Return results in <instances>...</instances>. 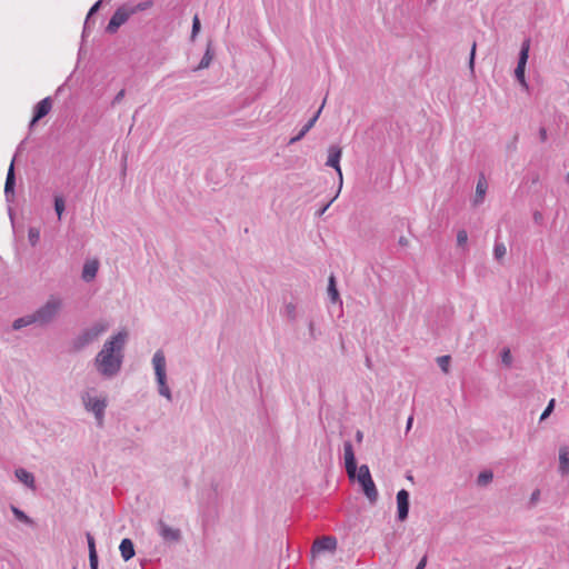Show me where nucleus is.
Here are the masks:
<instances>
[{
	"mask_svg": "<svg viewBox=\"0 0 569 569\" xmlns=\"http://www.w3.org/2000/svg\"><path fill=\"white\" fill-rule=\"evenodd\" d=\"M128 338V331L120 330L103 342L93 359V367L102 378L112 379L121 371Z\"/></svg>",
	"mask_w": 569,
	"mask_h": 569,
	"instance_id": "obj_1",
	"label": "nucleus"
},
{
	"mask_svg": "<svg viewBox=\"0 0 569 569\" xmlns=\"http://www.w3.org/2000/svg\"><path fill=\"white\" fill-rule=\"evenodd\" d=\"M468 243V233L465 229H461L457 233V246L462 248V250H467Z\"/></svg>",
	"mask_w": 569,
	"mask_h": 569,
	"instance_id": "obj_28",
	"label": "nucleus"
},
{
	"mask_svg": "<svg viewBox=\"0 0 569 569\" xmlns=\"http://www.w3.org/2000/svg\"><path fill=\"white\" fill-rule=\"evenodd\" d=\"M52 108V101L50 97L42 99L34 107V116L30 122L32 127L36 122H38L41 118L46 117Z\"/></svg>",
	"mask_w": 569,
	"mask_h": 569,
	"instance_id": "obj_14",
	"label": "nucleus"
},
{
	"mask_svg": "<svg viewBox=\"0 0 569 569\" xmlns=\"http://www.w3.org/2000/svg\"><path fill=\"white\" fill-rule=\"evenodd\" d=\"M427 565V557H422L421 560L418 562L416 569H425Z\"/></svg>",
	"mask_w": 569,
	"mask_h": 569,
	"instance_id": "obj_43",
	"label": "nucleus"
},
{
	"mask_svg": "<svg viewBox=\"0 0 569 569\" xmlns=\"http://www.w3.org/2000/svg\"><path fill=\"white\" fill-rule=\"evenodd\" d=\"M109 329V323L104 320L93 322L88 328L83 329L76 339V346L83 348L97 341Z\"/></svg>",
	"mask_w": 569,
	"mask_h": 569,
	"instance_id": "obj_6",
	"label": "nucleus"
},
{
	"mask_svg": "<svg viewBox=\"0 0 569 569\" xmlns=\"http://www.w3.org/2000/svg\"><path fill=\"white\" fill-rule=\"evenodd\" d=\"M14 184H16L14 166H13V161H12L9 167L6 183H4V194L8 200L10 198H13V196H14Z\"/></svg>",
	"mask_w": 569,
	"mask_h": 569,
	"instance_id": "obj_19",
	"label": "nucleus"
},
{
	"mask_svg": "<svg viewBox=\"0 0 569 569\" xmlns=\"http://www.w3.org/2000/svg\"><path fill=\"white\" fill-rule=\"evenodd\" d=\"M156 530H157L159 537L166 543H178L182 538V533L179 528H173V527L169 526L162 519H159L157 521Z\"/></svg>",
	"mask_w": 569,
	"mask_h": 569,
	"instance_id": "obj_8",
	"label": "nucleus"
},
{
	"mask_svg": "<svg viewBox=\"0 0 569 569\" xmlns=\"http://www.w3.org/2000/svg\"><path fill=\"white\" fill-rule=\"evenodd\" d=\"M343 458H345V467L347 475L350 480H353L357 471L356 457L352 448V443L350 441H346L343 443Z\"/></svg>",
	"mask_w": 569,
	"mask_h": 569,
	"instance_id": "obj_11",
	"label": "nucleus"
},
{
	"mask_svg": "<svg viewBox=\"0 0 569 569\" xmlns=\"http://www.w3.org/2000/svg\"><path fill=\"white\" fill-rule=\"evenodd\" d=\"M62 308L63 299L57 295H51L32 315L37 325L48 326L59 317Z\"/></svg>",
	"mask_w": 569,
	"mask_h": 569,
	"instance_id": "obj_2",
	"label": "nucleus"
},
{
	"mask_svg": "<svg viewBox=\"0 0 569 569\" xmlns=\"http://www.w3.org/2000/svg\"><path fill=\"white\" fill-rule=\"evenodd\" d=\"M538 495H539V492H538V491L533 492V493H532V496H531V499H532V500L537 499Z\"/></svg>",
	"mask_w": 569,
	"mask_h": 569,
	"instance_id": "obj_48",
	"label": "nucleus"
},
{
	"mask_svg": "<svg viewBox=\"0 0 569 569\" xmlns=\"http://www.w3.org/2000/svg\"><path fill=\"white\" fill-rule=\"evenodd\" d=\"M11 511L19 521H21L26 525H29V526L33 525V520L29 516H27L22 510H20L18 507L11 506Z\"/></svg>",
	"mask_w": 569,
	"mask_h": 569,
	"instance_id": "obj_25",
	"label": "nucleus"
},
{
	"mask_svg": "<svg viewBox=\"0 0 569 569\" xmlns=\"http://www.w3.org/2000/svg\"><path fill=\"white\" fill-rule=\"evenodd\" d=\"M437 362H438V366L440 367V369H441L445 373H448V372H449V367H450V356H441V357H438V358H437Z\"/></svg>",
	"mask_w": 569,
	"mask_h": 569,
	"instance_id": "obj_33",
	"label": "nucleus"
},
{
	"mask_svg": "<svg viewBox=\"0 0 569 569\" xmlns=\"http://www.w3.org/2000/svg\"><path fill=\"white\" fill-rule=\"evenodd\" d=\"M342 156V149L339 146L331 144L328 148V158L326 161V166L333 168L339 177V190L342 187V171L340 168V159Z\"/></svg>",
	"mask_w": 569,
	"mask_h": 569,
	"instance_id": "obj_9",
	"label": "nucleus"
},
{
	"mask_svg": "<svg viewBox=\"0 0 569 569\" xmlns=\"http://www.w3.org/2000/svg\"><path fill=\"white\" fill-rule=\"evenodd\" d=\"M90 568L91 569H98V562H96L94 567L92 566V563H90Z\"/></svg>",
	"mask_w": 569,
	"mask_h": 569,
	"instance_id": "obj_49",
	"label": "nucleus"
},
{
	"mask_svg": "<svg viewBox=\"0 0 569 569\" xmlns=\"http://www.w3.org/2000/svg\"><path fill=\"white\" fill-rule=\"evenodd\" d=\"M529 51H530V39H526L521 43L520 52H519V59L518 63L515 70V77L519 81V83L525 88L528 89V83L526 81L525 72H526V64L529 58Z\"/></svg>",
	"mask_w": 569,
	"mask_h": 569,
	"instance_id": "obj_7",
	"label": "nucleus"
},
{
	"mask_svg": "<svg viewBox=\"0 0 569 569\" xmlns=\"http://www.w3.org/2000/svg\"><path fill=\"white\" fill-rule=\"evenodd\" d=\"M558 461V472L562 477L569 476V446L563 445L559 447Z\"/></svg>",
	"mask_w": 569,
	"mask_h": 569,
	"instance_id": "obj_16",
	"label": "nucleus"
},
{
	"mask_svg": "<svg viewBox=\"0 0 569 569\" xmlns=\"http://www.w3.org/2000/svg\"><path fill=\"white\" fill-rule=\"evenodd\" d=\"M540 217H541V214H540V213H536V214H535V219H536V220H538Z\"/></svg>",
	"mask_w": 569,
	"mask_h": 569,
	"instance_id": "obj_50",
	"label": "nucleus"
},
{
	"mask_svg": "<svg viewBox=\"0 0 569 569\" xmlns=\"http://www.w3.org/2000/svg\"><path fill=\"white\" fill-rule=\"evenodd\" d=\"M398 519L405 521L409 513V492L401 489L397 493Z\"/></svg>",
	"mask_w": 569,
	"mask_h": 569,
	"instance_id": "obj_13",
	"label": "nucleus"
},
{
	"mask_svg": "<svg viewBox=\"0 0 569 569\" xmlns=\"http://www.w3.org/2000/svg\"><path fill=\"white\" fill-rule=\"evenodd\" d=\"M212 59H213V53L211 50V44L209 43L200 63L198 64L196 70L207 69L210 66Z\"/></svg>",
	"mask_w": 569,
	"mask_h": 569,
	"instance_id": "obj_24",
	"label": "nucleus"
},
{
	"mask_svg": "<svg viewBox=\"0 0 569 569\" xmlns=\"http://www.w3.org/2000/svg\"><path fill=\"white\" fill-rule=\"evenodd\" d=\"M151 362L154 370L159 395L166 398L168 401H171L172 393L167 381V361L164 352L161 349L157 350L153 353Z\"/></svg>",
	"mask_w": 569,
	"mask_h": 569,
	"instance_id": "obj_4",
	"label": "nucleus"
},
{
	"mask_svg": "<svg viewBox=\"0 0 569 569\" xmlns=\"http://www.w3.org/2000/svg\"><path fill=\"white\" fill-rule=\"evenodd\" d=\"M539 137L542 142L547 140V130L545 128H540L539 130Z\"/></svg>",
	"mask_w": 569,
	"mask_h": 569,
	"instance_id": "obj_44",
	"label": "nucleus"
},
{
	"mask_svg": "<svg viewBox=\"0 0 569 569\" xmlns=\"http://www.w3.org/2000/svg\"><path fill=\"white\" fill-rule=\"evenodd\" d=\"M501 362L510 368L512 366V362H513V358H512V355H511V351L509 348H503L502 351H501Z\"/></svg>",
	"mask_w": 569,
	"mask_h": 569,
	"instance_id": "obj_32",
	"label": "nucleus"
},
{
	"mask_svg": "<svg viewBox=\"0 0 569 569\" xmlns=\"http://www.w3.org/2000/svg\"><path fill=\"white\" fill-rule=\"evenodd\" d=\"M124 97V90H120L114 97L112 104L119 103Z\"/></svg>",
	"mask_w": 569,
	"mask_h": 569,
	"instance_id": "obj_41",
	"label": "nucleus"
},
{
	"mask_svg": "<svg viewBox=\"0 0 569 569\" xmlns=\"http://www.w3.org/2000/svg\"><path fill=\"white\" fill-rule=\"evenodd\" d=\"M81 402L88 412L93 413L98 426H102L104 419V411L108 406L107 396H97L94 389L90 388L81 393Z\"/></svg>",
	"mask_w": 569,
	"mask_h": 569,
	"instance_id": "obj_3",
	"label": "nucleus"
},
{
	"mask_svg": "<svg viewBox=\"0 0 569 569\" xmlns=\"http://www.w3.org/2000/svg\"><path fill=\"white\" fill-rule=\"evenodd\" d=\"M493 479V475L491 471H482L477 477V483L479 486H487L489 485Z\"/></svg>",
	"mask_w": 569,
	"mask_h": 569,
	"instance_id": "obj_27",
	"label": "nucleus"
},
{
	"mask_svg": "<svg viewBox=\"0 0 569 569\" xmlns=\"http://www.w3.org/2000/svg\"><path fill=\"white\" fill-rule=\"evenodd\" d=\"M16 478L22 482L26 487H28L31 490L36 489V480L34 476L26 470L24 468H18L14 471Z\"/></svg>",
	"mask_w": 569,
	"mask_h": 569,
	"instance_id": "obj_18",
	"label": "nucleus"
},
{
	"mask_svg": "<svg viewBox=\"0 0 569 569\" xmlns=\"http://www.w3.org/2000/svg\"><path fill=\"white\" fill-rule=\"evenodd\" d=\"M553 408H555V399H551L549 401L547 408L545 409V411L540 416V420H545L552 412Z\"/></svg>",
	"mask_w": 569,
	"mask_h": 569,
	"instance_id": "obj_38",
	"label": "nucleus"
},
{
	"mask_svg": "<svg viewBox=\"0 0 569 569\" xmlns=\"http://www.w3.org/2000/svg\"><path fill=\"white\" fill-rule=\"evenodd\" d=\"M507 253V248L502 242H497L493 248V256L497 260H502Z\"/></svg>",
	"mask_w": 569,
	"mask_h": 569,
	"instance_id": "obj_31",
	"label": "nucleus"
},
{
	"mask_svg": "<svg viewBox=\"0 0 569 569\" xmlns=\"http://www.w3.org/2000/svg\"><path fill=\"white\" fill-rule=\"evenodd\" d=\"M339 192L340 190H338L336 197L330 202H328L323 208H321V210L319 211V216L323 214L327 211V209L331 206L333 200L338 197Z\"/></svg>",
	"mask_w": 569,
	"mask_h": 569,
	"instance_id": "obj_42",
	"label": "nucleus"
},
{
	"mask_svg": "<svg viewBox=\"0 0 569 569\" xmlns=\"http://www.w3.org/2000/svg\"><path fill=\"white\" fill-rule=\"evenodd\" d=\"M201 24L198 16H194L192 19V30H191V40H194V38L198 36L200 31Z\"/></svg>",
	"mask_w": 569,
	"mask_h": 569,
	"instance_id": "obj_35",
	"label": "nucleus"
},
{
	"mask_svg": "<svg viewBox=\"0 0 569 569\" xmlns=\"http://www.w3.org/2000/svg\"><path fill=\"white\" fill-rule=\"evenodd\" d=\"M66 209L64 200L62 197L57 196L54 198V210L57 212L58 219L61 220L63 211Z\"/></svg>",
	"mask_w": 569,
	"mask_h": 569,
	"instance_id": "obj_29",
	"label": "nucleus"
},
{
	"mask_svg": "<svg viewBox=\"0 0 569 569\" xmlns=\"http://www.w3.org/2000/svg\"><path fill=\"white\" fill-rule=\"evenodd\" d=\"M362 439H363V433H362V431L358 430V431L356 432V440H357L358 442H361V441H362Z\"/></svg>",
	"mask_w": 569,
	"mask_h": 569,
	"instance_id": "obj_47",
	"label": "nucleus"
},
{
	"mask_svg": "<svg viewBox=\"0 0 569 569\" xmlns=\"http://www.w3.org/2000/svg\"><path fill=\"white\" fill-rule=\"evenodd\" d=\"M487 189H488V183H487V180L486 178L481 174L477 181V186H476V194H475V198H473V206H479L480 203L483 202V199H485V196H486V192H487Z\"/></svg>",
	"mask_w": 569,
	"mask_h": 569,
	"instance_id": "obj_20",
	"label": "nucleus"
},
{
	"mask_svg": "<svg viewBox=\"0 0 569 569\" xmlns=\"http://www.w3.org/2000/svg\"><path fill=\"white\" fill-rule=\"evenodd\" d=\"M88 549H89V562L94 567L96 562H98V555L96 550L94 538L90 532L86 533Z\"/></svg>",
	"mask_w": 569,
	"mask_h": 569,
	"instance_id": "obj_23",
	"label": "nucleus"
},
{
	"mask_svg": "<svg viewBox=\"0 0 569 569\" xmlns=\"http://www.w3.org/2000/svg\"><path fill=\"white\" fill-rule=\"evenodd\" d=\"M398 243L401 247H407V246H409V239L402 236V237L399 238Z\"/></svg>",
	"mask_w": 569,
	"mask_h": 569,
	"instance_id": "obj_45",
	"label": "nucleus"
},
{
	"mask_svg": "<svg viewBox=\"0 0 569 569\" xmlns=\"http://www.w3.org/2000/svg\"><path fill=\"white\" fill-rule=\"evenodd\" d=\"M100 4H101V1H98V2H96V3L91 7V9L89 10L88 16H87V19H86V22H84L83 33H86V32H87V30L89 29L90 18H91V16H92L94 12H97V11H98V9H99Z\"/></svg>",
	"mask_w": 569,
	"mask_h": 569,
	"instance_id": "obj_34",
	"label": "nucleus"
},
{
	"mask_svg": "<svg viewBox=\"0 0 569 569\" xmlns=\"http://www.w3.org/2000/svg\"><path fill=\"white\" fill-rule=\"evenodd\" d=\"M152 6V2L151 1H146V2H140L138 3L136 7L133 8H129L130 11H132V14L138 12V11H143L148 8H150Z\"/></svg>",
	"mask_w": 569,
	"mask_h": 569,
	"instance_id": "obj_37",
	"label": "nucleus"
},
{
	"mask_svg": "<svg viewBox=\"0 0 569 569\" xmlns=\"http://www.w3.org/2000/svg\"><path fill=\"white\" fill-rule=\"evenodd\" d=\"M28 240L32 247L37 246L40 240V231L37 228H29L28 230Z\"/></svg>",
	"mask_w": 569,
	"mask_h": 569,
	"instance_id": "obj_30",
	"label": "nucleus"
},
{
	"mask_svg": "<svg viewBox=\"0 0 569 569\" xmlns=\"http://www.w3.org/2000/svg\"><path fill=\"white\" fill-rule=\"evenodd\" d=\"M132 16V11H130L127 7H120L111 17L106 30L109 33H116L117 30L128 21V19Z\"/></svg>",
	"mask_w": 569,
	"mask_h": 569,
	"instance_id": "obj_10",
	"label": "nucleus"
},
{
	"mask_svg": "<svg viewBox=\"0 0 569 569\" xmlns=\"http://www.w3.org/2000/svg\"><path fill=\"white\" fill-rule=\"evenodd\" d=\"M476 49H477V44H476V42H473L471 46L470 57H469V69L472 74L475 73Z\"/></svg>",
	"mask_w": 569,
	"mask_h": 569,
	"instance_id": "obj_36",
	"label": "nucleus"
},
{
	"mask_svg": "<svg viewBox=\"0 0 569 569\" xmlns=\"http://www.w3.org/2000/svg\"><path fill=\"white\" fill-rule=\"evenodd\" d=\"M99 261L97 259L87 260L82 268L81 278L84 282H91L98 273Z\"/></svg>",
	"mask_w": 569,
	"mask_h": 569,
	"instance_id": "obj_15",
	"label": "nucleus"
},
{
	"mask_svg": "<svg viewBox=\"0 0 569 569\" xmlns=\"http://www.w3.org/2000/svg\"><path fill=\"white\" fill-rule=\"evenodd\" d=\"M286 312H287V316L290 318V319H295L296 318V307L293 303H288L286 306Z\"/></svg>",
	"mask_w": 569,
	"mask_h": 569,
	"instance_id": "obj_39",
	"label": "nucleus"
},
{
	"mask_svg": "<svg viewBox=\"0 0 569 569\" xmlns=\"http://www.w3.org/2000/svg\"><path fill=\"white\" fill-rule=\"evenodd\" d=\"M412 423H413V417H412V416H410V417L408 418V420H407L406 432H408V431L411 429Z\"/></svg>",
	"mask_w": 569,
	"mask_h": 569,
	"instance_id": "obj_46",
	"label": "nucleus"
},
{
	"mask_svg": "<svg viewBox=\"0 0 569 569\" xmlns=\"http://www.w3.org/2000/svg\"><path fill=\"white\" fill-rule=\"evenodd\" d=\"M31 325H37L32 313L16 319L12 322V329L20 330V329L31 326Z\"/></svg>",
	"mask_w": 569,
	"mask_h": 569,
	"instance_id": "obj_22",
	"label": "nucleus"
},
{
	"mask_svg": "<svg viewBox=\"0 0 569 569\" xmlns=\"http://www.w3.org/2000/svg\"><path fill=\"white\" fill-rule=\"evenodd\" d=\"M328 295L332 302L339 301V292L336 288L335 277L329 278Z\"/></svg>",
	"mask_w": 569,
	"mask_h": 569,
	"instance_id": "obj_26",
	"label": "nucleus"
},
{
	"mask_svg": "<svg viewBox=\"0 0 569 569\" xmlns=\"http://www.w3.org/2000/svg\"><path fill=\"white\" fill-rule=\"evenodd\" d=\"M353 480H357L361 486L362 492L368 501L371 505H375L378 500L379 493L367 465H361L359 468H357L356 477Z\"/></svg>",
	"mask_w": 569,
	"mask_h": 569,
	"instance_id": "obj_5",
	"label": "nucleus"
},
{
	"mask_svg": "<svg viewBox=\"0 0 569 569\" xmlns=\"http://www.w3.org/2000/svg\"><path fill=\"white\" fill-rule=\"evenodd\" d=\"M308 327H309V335H310V338H311L312 340H316V339H317V331H316L315 322H313V321H310Z\"/></svg>",
	"mask_w": 569,
	"mask_h": 569,
	"instance_id": "obj_40",
	"label": "nucleus"
},
{
	"mask_svg": "<svg viewBox=\"0 0 569 569\" xmlns=\"http://www.w3.org/2000/svg\"><path fill=\"white\" fill-rule=\"evenodd\" d=\"M326 103V100H323L321 107L319 108V110L316 112V114L301 128V130L299 131V133L295 137H292L290 140H289V144H293L298 141H300L306 134L307 132L315 126V123L317 122L321 111H322V108Z\"/></svg>",
	"mask_w": 569,
	"mask_h": 569,
	"instance_id": "obj_17",
	"label": "nucleus"
},
{
	"mask_svg": "<svg viewBox=\"0 0 569 569\" xmlns=\"http://www.w3.org/2000/svg\"><path fill=\"white\" fill-rule=\"evenodd\" d=\"M337 548V539L332 536H323L318 538L313 545L311 552L312 555L320 553L323 551H335Z\"/></svg>",
	"mask_w": 569,
	"mask_h": 569,
	"instance_id": "obj_12",
	"label": "nucleus"
},
{
	"mask_svg": "<svg viewBox=\"0 0 569 569\" xmlns=\"http://www.w3.org/2000/svg\"><path fill=\"white\" fill-rule=\"evenodd\" d=\"M119 550L124 561L130 560L134 556L133 542L128 538L122 539Z\"/></svg>",
	"mask_w": 569,
	"mask_h": 569,
	"instance_id": "obj_21",
	"label": "nucleus"
},
{
	"mask_svg": "<svg viewBox=\"0 0 569 569\" xmlns=\"http://www.w3.org/2000/svg\"><path fill=\"white\" fill-rule=\"evenodd\" d=\"M427 1H428V3H432L435 0H427Z\"/></svg>",
	"mask_w": 569,
	"mask_h": 569,
	"instance_id": "obj_51",
	"label": "nucleus"
}]
</instances>
